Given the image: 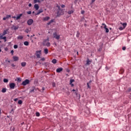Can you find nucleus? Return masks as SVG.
Masks as SVG:
<instances>
[{"label":"nucleus","mask_w":131,"mask_h":131,"mask_svg":"<svg viewBox=\"0 0 131 131\" xmlns=\"http://www.w3.org/2000/svg\"><path fill=\"white\" fill-rule=\"evenodd\" d=\"M43 45L46 46V47H50L51 43L49 42V39L44 40L43 41Z\"/></svg>","instance_id":"obj_1"},{"label":"nucleus","mask_w":131,"mask_h":131,"mask_svg":"<svg viewBox=\"0 0 131 131\" xmlns=\"http://www.w3.org/2000/svg\"><path fill=\"white\" fill-rule=\"evenodd\" d=\"M37 91H39V89L38 88H35V87H32L30 91V93H36Z\"/></svg>","instance_id":"obj_2"},{"label":"nucleus","mask_w":131,"mask_h":131,"mask_svg":"<svg viewBox=\"0 0 131 131\" xmlns=\"http://www.w3.org/2000/svg\"><path fill=\"white\" fill-rule=\"evenodd\" d=\"M53 37L54 38H56V39H57V40H59L60 39V35H58L57 34L56 32L53 33Z\"/></svg>","instance_id":"obj_3"},{"label":"nucleus","mask_w":131,"mask_h":131,"mask_svg":"<svg viewBox=\"0 0 131 131\" xmlns=\"http://www.w3.org/2000/svg\"><path fill=\"white\" fill-rule=\"evenodd\" d=\"M36 53V57H37L38 58H40V56L41 55V50L37 51Z\"/></svg>","instance_id":"obj_4"},{"label":"nucleus","mask_w":131,"mask_h":131,"mask_svg":"<svg viewBox=\"0 0 131 131\" xmlns=\"http://www.w3.org/2000/svg\"><path fill=\"white\" fill-rule=\"evenodd\" d=\"M29 83V80L26 79V80L24 81L21 84L23 85H27V84H28Z\"/></svg>","instance_id":"obj_5"},{"label":"nucleus","mask_w":131,"mask_h":131,"mask_svg":"<svg viewBox=\"0 0 131 131\" xmlns=\"http://www.w3.org/2000/svg\"><path fill=\"white\" fill-rule=\"evenodd\" d=\"M15 85H16V84H15V83H11L9 84V86H10V89H11V90H14L15 89Z\"/></svg>","instance_id":"obj_6"},{"label":"nucleus","mask_w":131,"mask_h":131,"mask_svg":"<svg viewBox=\"0 0 131 131\" xmlns=\"http://www.w3.org/2000/svg\"><path fill=\"white\" fill-rule=\"evenodd\" d=\"M102 25L103 26H104L103 28L105 29V32H106V33H108V32H109V29L107 28V26H106V25L105 24H102Z\"/></svg>","instance_id":"obj_7"},{"label":"nucleus","mask_w":131,"mask_h":131,"mask_svg":"<svg viewBox=\"0 0 131 131\" xmlns=\"http://www.w3.org/2000/svg\"><path fill=\"white\" fill-rule=\"evenodd\" d=\"M27 23L29 25H32V23H33V20L32 19H30L28 20Z\"/></svg>","instance_id":"obj_8"},{"label":"nucleus","mask_w":131,"mask_h":131,"mask_svg":"<svg viewBox=\"0 0 131 131\" xmlns=\"http://www.w3.org/2000/svg\"><path fill=\"white\" fill-rule=\"evenodd\" d=\"M61 71H63V68H60L56 69V72H57V73H60Z\"/></svg>","instance_id":"obj_9"},{"label":"nucleus","mask_w":131,"mask_h":131,"mask_svg":"<svg viewBox=\"0 0 131 131\" xmlns=\"http://www.w3.org/2000/svg\"><path fill=\"white\" fill-rule=\"evenodd\" d=\"M34 9H35L36 11H37L38 9H39V6H38V4H35L34 6Z\"/></svg>","instance_id":"obj_10"},{"label":"nucleus","mask_w":131,"mask_h":131,"mask_svg":"<svg viewBox=\"0 0 131 131\" xmlns=\"http://www.w3.org/2000/svg\"><path fill=\"white\" fill-rule=\"evenodd\" d=\"M4 35L0 34V39H4L5 41H7V37H3Z\"/></svg>","instance_id":"obj_11"},{"label":"nucleus","mask_w":131,"mask_h":131,"mask_svg":"<svg viewBox=\"0 0 131 131\" xmlns=\"http://www.w3.org/2000/svg\"><path fill=\"white\" fill-rule=\"evenodd\" d=\"M11 18V15H7L6 17L3 18V20H7V19H9Z\"/></svg>","instance_id":"obj_12"},{"label":"nucleus","mask_w":131,"mask_h":131,"mask_svg":"<svg viewBox=\"0 0 131 131\" xmlns=\"http://www.w3.org/2000/svg\"><path fill=\"white\" fill-rule=\"evenodd\" d=\"M42 12H43V10H42V9H40V10H38V12L35 14V15H39L41 13H42Z\"/></svg>","instance_id":"obj_13"},{"label":"nucleus","mask_w":131,"mask_h":131,"mask_svg":"<svg viewBox=\"0 0 131 131\" xmlns=\"http://www.w3.org/2000/svg\"><path fill=\"white\" fill-rule=\"evenodd\" d=\"M23 15V14H20L19 15H17L16 17V20H19V19L22 17Z\"/></svg>","instance_id":"obj_14"},{"label":"nucleus","mask_w":131,"mask_h":131,"mask_svg":"<svg viewBox=\"0 0 131 131\" xmlns=\"http://www.w3.org/2000/svg\"><path fill=\"white\" fill-rule=\"evenodd\" d=\"M73 13H74V11L73 10L68 11V14H69V15H71V14H73Z\"/></svg>","instance_id":"obj_15"},{"label":"nucleus","mask_w":131,"mask_h":131,"mask_svg":"<svg viewBox=\"0 0 131 131\" xmlns=\"http://www.w3.org/2000/svg\"><path fill=\"white\" fill-rule=\"evenodd\" d=\"M13 59L14 61H18V60H19V57L17 56H13Z\"/></svg>","instance_id":"obj_16"},{"label":"nucleus","mask_w":131,"mask_h":131,"mask_svg":"<svg viewBox=\"0 0 131 131\" xmlns=\"http://www.w3.org/2000/svg\"><path fill=\"white\" fill-rule=\"evenodd\" d=\"M92 63V61L90 60V59H88L86 61V65H90Z\"/></svg>","instance_id":"obj_17"},{"label":"nucleus","mask_w":131,"mask_h":131,"mask_svg":"<svg viewBox=\"0 0 131 131\" xmlns=\"http://www.w3.org/2000/svg\"><path fill=\"white\" fill-rule=\"evenodd\" d=\"M50 19V17H49V16H46V17H44L43 18V20H44V21H48V20H49Z\"/></svg>","instance_id":"obj_18"},{"label":"nucleus","mask_w":131,"mask_h":131,"mask_svg":"<svg viewBox=\"0 0 131 131\" xmlns=\"http://www.w3.org/2000/svg\"><path fill=\"white\" fill-rule=\"evenodd\" d=\"M121 24H122V26H123V28L124 29V28H125V27H126V25H127V24H126V23H123V24H122V23H121Z\"/></svg>","instance_id":"obj_19"},{"label":"nucleus","mask_w":131,"mask_h":131,"mask_svg":"<svg viewBox=\"0 0 131 131\" xmlns=\"http://www.w3.org/2000/svg\"><path fill=\"white\" fill-rule=\"evenodd\" d=\"M21 65L23 67L26 66V63L25 62H21Z\"/></svg>","instance_id":"obj_20"},{"label":"nucleus","mask_w":131,"mask_h":131,"mask_svg":"<svg viewBox=\"0 0 131 131\" xmlns=\"http://www.w3.org/2000/svg\"><path fill=\"white\" fill-rule=\"evenodd\" d=\"M23 36L19 35L17 37V39H23Z\"/></svg>","instance_id":"obj_21"},{"label":"nucleus","mask_w":131,"mask_h":131,"mask_svg":"<svg viewBox=\"0 0 131 131\" xmlns=\"http://www.w3.org/2000/svg\"><path fill=\"white\" fill-rule=\"evenodd\" d=\"M34 4H36L37 3H38L39 4H40V1L39 0H34Z\"/></svg>","instance_id":"obj_22"},{"label":"nucleus","mask_w":131,"mask_h":131,"mask_svg":"<svg viewBox=\"0 0 131 131\" xmlns=\"http://www.w3.org/2000/svg\"><path fill=\"white\" fill-rule=\"evenodd\" d=\"M24 45L25 46H29V42L28 41H25L24 42Z\"/></svg>","instance_id":"obj_23"},{"label":"nucleus","mask_w":131,"mask_h":131,"mask_svg":"<svg viewBox=\"0 0 131 131\" xmlns=\"http://www.w3.org/2000/svg\"><path fill=\"white\" fill-rule=\"evenodd\" d=\"M44 53H45V54H48L49 53V50H48V49H45L44 50Z\"/></svg>","instance_id":"obj_24"},{"label":"nucleus","mask_w":131,"mask_h":131,"mask_svg":"<svg viewBox=\"0 0 131 131\" xmlns=\"http://www.w3.org/2000/svg\"><path fill=\"white\" fill-rule=\"evenodd\" d=\"M53 22H54V19H52L51 20H50L49 22H48L47 23V24L48 25H50V24H52V23H53Z\"/></svg>","instance_id":"obj_25"},{"label":"nucleus","mask_w":131,"mask_h":131,"mask_svg":"<svg viewBox=\"0 0 131 131\" xmlns=\"http://www.w3.org/2000/svg\"><path fill=\"white\" fill-rule=\"evenodd\" d=\"M52 62L53 64H56V63H57V60L55 59H54L52 60Z\"/></svg>","instance_id":"obj_26"},{"label":"nucleus","mask_w":131,"mask_h":131,"mask_svg":"<svg viewBox=\"0 0 131 131\" xmlns=\"http://www.w3.org/2000/svg\"><path fill=\"white\" fill-rule=\"evenodd\" d=\"M30 32V29L29 28H27L25 30V32H26L27 33H28V32Z\"/></svg>","instance_id":"obj_27"},{"label":"nucleus","mask_w":131,"mask_h":131,"mask_svg":"<svg viewBox=\"0 0 131 131\" xmlns=\"http://www.w3.org/2000/svg\"><path fill=\"white\" fill-rule=\"evenodd\" d=\"M2 93H6L7 92V89L6 88H3L2 90Z\"/></svg>","instance_id":"obj_28"},{"label":"nucleus","mask_w":131,"mask_h":131,"mask_svg":"<svg viewBox=\"0 0 131 131\" xmlns=\"http://www.w3.org/2000/svg\"><path fill=\"white\" fill-rule=\"evenodd\" d=\"M79 35H80V33H79V32L77 31L76 34V37H79Z\"/></svg>","instance_id":"obj_29"},{"label":"nucleus","mask_w":131,"mask_h":131,"mask_svg":"<svg viewBox=\"0 0 131 131\" xmlns=\"http://www.w3.org/2000/svg\"><path fill=\"white\" fill-rule=\"evenodd\" d=\"M91 84H90V83L88 82L87 83V86H88V89H91Z\"/></svg>","instance_id":"obj_30"},{"label":"nucleus","mask_w":131,"mask_h":131,"mask_svg":"<svg viewBox=\"0 0 131 131\" xmlns=\"http://www.w3.org/2000/svg\"><path fill=\"white\" fill-rule=\"evenodd\" d=\"M22 103H23L22 100H18V104H19V105H21V104H22Z\"/></svg>","instance_id":"obj_31"},{"label":"nucleus","mask_w":131,"mask_h":131,"mask_svg":"<svg viewBox=\"0 0 131 131\" xmlns=\"http://www.w3.org/2000/svg\"><path fill=\"white\" fill-rule=\"evenodd\" d=\"M40 115V114H39V113L38 112L36 113V116H37V117H38Z\"/></svg>","instance_id":"obj_32"},{"label":"nucleus","mask_w":131,"mask_h":131,"mask_svg":"<svg viewBox=\"0 0 131 131\" xmlns=\"http://www.w3.org/2000/svg\"><path fill=\"white\" fill-rule=\"evenodd\" d=\"M7 34V31H4L2 34V35H6Z\"/></svg>","instance_id":"obj_33"},{"label":"nucleus","mask_w":131,"mask_h":131,"mask_svg":"<svg viewBox=\"0 0 131 131\" xmlns=\"http://www.w3.org/2000/svg\"><path fill=\"white\" fill-rule=\"evenodd\" d=\"M9 80L8 79H4V82H8Z\"/></svg>","instance_id":"obj_34"},{"label":"nucleus","mask_w":131,"mask_h":131,"mask_svg":"<svg viewBox=\"0 0 131 131\" xmlns=\"http://www.w3.org/2000/svg\"><path fill=\"white\" fill-rule=\"evenodd\" d=\"M17 81H18V82H20V81H21V79L20 78H16Z\"/></svg>","instance_id":"obj_35"},{"label":"nucleus","mask_w":131,"mask_h":131,"mask_svg":"<svg viewBox=\"0 0 131 131\" xmlns=\"http://www.w3.org/2000/svg\"><path fill=\"white\" fill-rule=\"evenodd\" d=\"M45 90V88H44V87H42V90H38V92H41V93H42V92H43V90Z\"/></svg>","instance_id":"obj_36"},{"label":"nucleus","mask_w":131,"mask_h":131,"mask_svg":"<svg viewBox=\"0 0 131 131\" xmlns=\"http://www.w3.org/2000/svg\"><path fill=\"white\" fill-rule=\"evenodd\" d=\"M70 83H72V82H74V79H71L70 80Z\"/></svg>","instance_id":"obj_37"},{"label":"nucleus","mask_w":131,"mask_h":131,"mask_svg":"<svg viewBox=\"0 0 131 131\" xmlns=\"http://www.w3.org/2000/svg\"><path fill=\"white\" fill-rule=\"evenodd\" d=\"M18 28H19L18 27L15 26V27H14V30H17V29H18Z\"/></svg>","instance_id":"obj_38"},{"label":"nucleus","mask_w":131,"mask_h":131,"mask_svg":"<svg viewBox=\"0 0 131 131\" xmlns=\"http://www.w3.org/2000/svg\"><path fill=\"white\" fill-rule=\"evenodd\" d=\"M119 30H123V29H124L123 27H120V28H119Z\"/></svg>","instance_id":"obj_39"},{"label":"nucleus","mask_w":131,"mask_h":131,"mask_svg":"<svg viewBox=\"0 0 131 131\" xmlns=\"http://www.w3.org/2000/svg\"><path fill=\"white\" fill-rule=\"evenodd\" d=\"M14 49H18V46L17 45H14L13 47Z\"/></svg>","instance_id":"obj_40"},{"label":"nucleus","mask_w":131,"mask_h":131,"mask_svg":"<svg viewBox=\"0 0 131 131\" xmlns=\"http://www.w3.org/2000/svg\"><path fill=\"white\" fill-rule=\"evenodd\" d=\"M27 14H28V15H30L31 14V11H28Z\"/></svg>","instance_id":"obj_41"},{"label":"nucleus","mask_w":131,"mask_h":131,"mask_svg":"<svg viewBox=\"0 0 131 131\" xmlns=\"http://www.w3.org/2000/svg\"><path fill=\"white\" fill-rule=\"evenodd\" d=\"M52 85H53V86H54V87L56 86V83L53 82V83H52Z\"/></svg>","instance_id":"obj_42"},{"label":"nucleus","mask_w":131,"mask_h":131,"mask_svg":"<svg viewBox=\"0 0 131 131\" xmlns=\"http://www.w3.org/2000/svg\"><path fill=\"white\" fill-rule=\"evenodd\" d=\"M57 8H58L59 11H60L61 10L60 8V6H59L58 5L57 6Z\"/></svg>","instance_id":"obj_43"},{"label":"nucleus","mask_w":131,"mask_h":131,"mask_svg":"<svg viewBox=\"0 0 131 131\" xmlns=\"http://www.w3.org/2000/svg\"><path fill=\"white\" fill-rule=\"evenodd\" d=\"M125 49H126V48H125V47H123L122 48L123 51H125Z\"/></svg>","instance_id":"obj_44"},{"label":"nucleus","mask_w":131,"mask_h":131,"mask_svg":"<svg viewBox=\"0 0 131 131\" xmlns=\"http://www.w3.org/2000/svg\"><path fill=\"white\" fill-rule=\"evenodd\" d=\"M45 60H46L45 58H41V61H45Z\"/></svg>","instance_id":"obj_45"},{"label":"nucleus","mask_w":131,"mask_h":131,"mask_svg":"<svg viewBox=\"0 0 131 131\" xmlns=\"http://www.w3.org/2000/svg\"><path fill=\"white\" fill-rule=\"evenodd\" d=\"M14 101L15 102H17V101H18V98H15V99H14Z\"/></svg>","instance_id":"obj_46"},{"label":"nucleus","mask_w":131,"mask_h":131,"mask_svg":"<svg viewBox=\"0 0 131 131\" xmlns=\"http://www.w3.org/2000/svg\"><path fill=\"white\" fill-rule=\"evenodd\" d=\"M81 14H84V11L82 10V11H81Z\"/></svg>","instance_id":"obj_47"},{"label":"nucleus","mask_w":131,"mask_h":131,"mask_svg":"<svg viewBox=\"0 0 131 131\" xmlns=\"http://www.w3.org/2000/svg\"><path fill=\"white\" fill-rule=\"evenodd\" d=\"M11 53L13 55L14 54V50H11Z\"/></svg>","instance_id":"obj_48"},{"label":"nucleus","mask_w":131,"mask_h":131,"mask_svg":"<svg viewBox=\"0 0 131 131\" xmlns=\"http://www.w3.org/2000/svg\"><path fill=\"white\" fill-rule=\"evenodd\" d=\"M70 84H71V86H74V84H73V83H70Z\"/></svg>","instance_id":"obj_49"},{"label":"nucleus","mask_w":131,"mask_h":131,"mask_svg":"<svg viewBox=\"0 0 131 131\" xmlns=\"http://www.w3.org/2000/svg\"><path fill=\"white\" fill-rule=\"evenodd\" d=\"M11 66H12V67H16V66H15V64H12Z\"/></svg>","instance_id":"obj_50"},{"label":"nucleus","mask_w":131,"mask_h":131,"mask_svg":"<svg viewBox=\"0 0 131 131\" xmlns=\"http://www.w3.org/2000/svg\"><path fill=\"white\" fill-rule=\"evenodd\" d=\"M61 8H65V5H61Z\"/></svg>","instance_id":"obj_51"},{"label":"nucleus","mask_w":131,"mask_h":131,"mask_svg":"<svg viewBox=\"0 0 131 131\" xmlns=\"http://www.w3.org/2000/svg\"><path fill=\"white\" fill-rule=\"evenodd\" d=\"M12 18H13V19H16L17 17L14 16H12Z\"/></svg>","instance_id":"obj_52"},{"label":"nucleus","mask_w":131,"mask_h":131,"mask_svg":"<svg viewBox=\"0 0 131 131\" xmlns=\"http://www.w3.org/2000/svg\"><path fill=\"white\" fill-rule=\"evenodd\" d=\"M32 6V5L31 4H29V7H31Z\"/></svg>","instance_id":"obj_53"},{"label":"nucleus","mask_w":131,"mask_h":131,"mask_svg":"<svg viewBox=\"0 0 131 131\" xmlns=\"http://www.w3.org/2000/svg\"><path fill=\"white\" fill-rule=\"evenodd\" d=\"M5 51H8V48H5Z\"/></svg>","instance_id":"obj_54"},{"label":"nucleus","mask_w":131,"mask_h":131,"mask_svg":"<svg viewBox=\"0 0 131 131\" xmlns=\"http://www.w3.org/2000/svg\"><path fill=\"white\" fill-rule=\"evenodd\" d=\"M92 82V80H90V81H89V83L90 84H91V83Z\"/></svg>","instance_id":"obj_55"},{"label":"nucleus","mask_w":131,"mask_h":131,"mask_svg":"<svg viewBox=\"0 0 131 131\" xmlns=\"http://www.w3.org/2000/svg\"><path fill=\"white\" fill-rule=\"evenodd\" d=\"M72 91H73V92H76V90H75V89H73V90H72Z\"/></svg>","instance_id":"obj_56"},{"label":"nucleus","mask_w":131,"mask_h":131,"mask_svg":"<svg viewBox=\"0 0 131 131\" xmlns=\"http://www.w3.org/2000/svg\"><path fill=\"white\" fill-rule=\"evenodd\" d=\"M1 114H2V111L0 109V116H1Z\"/></svg>","instance_id":"obj_57"},{"label":"nucleus","mask_w":131,"mask_h":131,"mask_svg":"<svg viewBox=\"0 0 131 131\" xmlns=\"http://www.w3.org/2000/svg\"><path fill=\"white\" fill-rule=\"evenodd\" d=\"M96 0H92V3H94Z\"/></svg>","instance_id":"obj_58"},{"label":"nucleus","mask_w":131,"mask_h":131,"mask_svg":"<svg viewBox=\"0 0 131 131\" xmlns=\"http://www.w3.org/2000/svg\"><path fill=\"white\" fill-rule=\"evenodd\" d=\"M58 14H60V11H58Z\"/></svg>","instance_id":"obj_59"},{"label":"nucleus","mask_w":131,"mask_h":131,"mask_svg":"<svg viewBox=\"0 0 131 131\" xmlns=\"http://www.w3.org/2000/svg\"><path fill=\"white\" fill-rule=\"evenodd\" d=\"M32 13H33V14H34V11H33V12H32Z\"/></svg>","instance_id":"obj_60"},{"label":"nucleus","mask_w":131,"mask_h":131,"mask_svg":"<svg viewBox=\"0 0 131 131\" xmlns=\"http://www.w3.org/2000/svg\"><path fill=\"white\" fill-rule=\"evenodd\" d=\"M1 52H2V49H0V53H1Z\"/></svg>","instance_id":"obj_61"},{"label":"nucleus","mask_w":131,"mask_h":131,"mask_svg":"<svg viewBox=\"0 0 131 131\" xmlns=\"http://www.w3.org/2000/svg\"><path fill=\"white\" fill-rule=\"evenodd\" d=\"M76 95H77V92H75Z\"/></svg>","instance_id":"obj_62"},{"label":"nucleus","mask_w":131,"mask_h":131,"mask_svg":"<svg viewBox=\"0 0 131 131\" xmlns=\"http://www.w3.org/2000/svg\"><path fill=\"white\" fill-rule=\"evenodd\" d=\"M84 26H86V24H84Z\"/></svg>","instance_id":"obj_63"},{"label":"nucleus","mask_w":131,"mask_h":131,"mask_svg":"<svg viewBox=\"0 0 131 131\" xmlns=\"http://www.w3.org/2000/svg\"><path fill=\"white\" fill-rule=\"evenodd\" d=\"M77 55H78V52H77Z\"/></svg>","instance_id":"obj_64"}]
</instances>
